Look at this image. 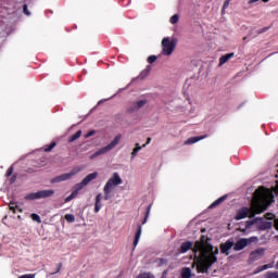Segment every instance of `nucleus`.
I'll return each mask as SVG.
<instances>
[{"label": "nucleus", "mask_w": 278, "mask_h": 278, "mask_svg": "<svg viewBox=\"0 0 278 278\" xmlns=\"http://www.w3.org/2000/svg\"><path fill=\"white\" fill-rule=\"evenodd\" d=\"M275 195L270 189L260 187L255 190L254 195L251 201L250 207H242L236 214L237 220H243V218H253L255 214H262L268 210V205L273 203Z\"/></svg>", "instance_id": "nucleus-1"}, {"label": "nucleus", "mask_w": 278, "mask_h": 278, "mask_svg": "<svg viewBox=\"0 0 278 278\" xmlns=\"http://www.w3.org/2000/svg\"><path fill=\"white\" fill-rule=\"evenodd\" d=\"M194 260L197 263L198 273H207L212 265L218 262V248H214L205 236H202L200 241H197L193 247Z\"/></svg>", "instance_id": "nucleus-2"}, {"label": "nucleus", "mask_w": 278, "mask_h": 278, "mask_svg": "<svg viewBox=\"0 0 278 278\" xmlns=\"http://www.w3.org/2000/svg\"><path fill=\"white\" fill-rule=\"evenodd\" d=\"M121 184H123V179L121 178L118 173H114L103 188L104 201H110V199H112V190H114L116 186H121Z\"/></svg>", "instance_id": "nucleus-3"}, {"label": "nucleus", "mask_w": 278, "mask_h": 278, "mask_svg": "<svg viewBox=\"0 0 278 278\" xmlns=\"http://www.w3.org/2000/svg\"><path fill=\"white\" fill-rule=\"evenodd\" d=\"M253 225H256L261 231H266V229L273 228V222H266L264 218H255V219H249L245 223V229H251Z\"/></svg>", "instance_id": "nucleus-4"}, {"label": "nucleus", "mask_w": 278, "mask_h": 278, "mask_svg": "<svg viewBox=\"0 0 278 278\" xmlns=\"http://www.w3.org/2000/svg\"><path fill=\"white\" fill-rule=\"evenodd\" d=\"M55 191L53 189L40 190L37 192L28 193L25 195L26 201H36L38 199H49V197H53Z\"/></svg>", "instance_id": "nucleus-5"}, {"label": "nucleus", "mask_w": 278, "mask_h": 278, "mask_svg": "<svg viewBox=\"0 0 278 278\" xmlns=\"http://www.w3.org/2000/svg\"><path fill=\"white\" fill-rule=\"evenodd\" d=\"M121 138H123V136L117 135L106 147L96 151L92 157H99V155H105V153H109V151H112V149H114V147H116L118 142H121Z\"/></svg>", "instance_id": "nucleus-6"}, {"label": "nucleus", "mask_w": 278, "mask_h": 278, "mask_svg": "<svg viewBox=\"0 0 278 278\" xmlns=\"http://www.w3.org/2000/svg\"><path fill=\"white\" fill-rule=\"evenodd\" d=\"M80 172H81V168L75 167L72 170H70V173L55 176L50 180V182L60 184L62 181H68V179H73V177H75V175H77Z\"/></svg>", "instance_id": "nucleus-7"}, {"label": "nucleus", "mask_w": 278, "mask_h": 278, "mask_svg": "<svg viewBox=\"0 0 278 278\" xmlns=\"http://www.w3.org/2000/svg\"><path fill=\"white\" fill-rule=\"evenodd\" d=\"M161 47H162V55H172L173 51H175V39L165 37L163 38L162 42H161Z\"/></svg>", "instance_id": "nucleus-8"}, {"label": "nucleus", "mask_w": 278, "mask_h": 278, "mask_svg": "<svg viewBox=\"0 0 278 278\" xmlns=\"http://www.w3.org/2000/svg\"><path fill=\"white\" fill-rule=\"evenodd\" d=\"M253 242H257V237L241 238L233 243V251H242L247 249L249 244H253Z\"/></svg>", "instance_id": "nucleus-9"}, {"label": "nucleus", "mask_w": 278, "mask_h": 278, "mask_svg": "<svg viewBox=\"0 0 278 278\" xmlns=\"http://www.w3.org/2000/svg\"><path fill=\"white\" fill-rule=\"evenodd\" d=\"M146 103H147V100H139V101L132 103V105H130L126 110V113L134 114V112H138V110H141V108H144Z\"/></svg>", "instance_id": "nucleus-10"}, {"label": "nucleus", "mask_w": 278, "mask_h": 278, "mask_svg": "<svg viewBox=\"0 0 278 278\" xmlns=\"http://www.w3.org/2000/svg\"><path fill=\"white\" fill-rule=\"evenodd\" d=\"M233 249V239H228L225 243L220 244V252L229 255V251Z\"/></svg>", "instance_id": "nucleus-11"}, {"label": "nucleus", "mask_w": 278, "mask_h": 278, "mask_svg": "<svg viewBox=\"0 0 278 278\" xmlns=\"http://www.w3.org/2000/svg\"><path fill=\"white\" fill-rule=\"evenodd\" d=\"M140 236H142V225L138 224L137 225V232L135 235V240H134V247H138V243L140 242Z\"/></svg>", "instance_id": "nucleus-12"}, {"label": "nucleus", "mask_w": 278, "mask_h": 278, "mask_svg": "<svg viewBox=\"0 0 278 278\" xmlns=\"http://www.w3.org/2000/svg\"><path fill=\"white\" fill-rule=\"evenodd\" d=\"M97 177H99V173L93 172L89 175H87L84 179H83V184L85 186H88V184H90V181H93V179H96Z\"/></svg>", "instance_id": "nucleus-13"}, {"label": "nucleus", "mask_w": 278, "mask_h": 278, "mask_svg": "<svg viewBox=\"0 0 278 278\" xmlns=\"http://www.w3.org/2000/svg\"><path fill=\"white\" fill-rule=\"evenodd\" d=\"M193 243L191 241H186L181 244L180 249L178 250L179 253H188L190 249H192Z\"/></svg>", "instance_id": "nucleus-14"}, {"label": "nucleus", "mask_w": 278, "mask_h": 278, "mask_svg": "<svg viewBox=\"0 0 278 278\" xmlns=\"http://www.w3.org/2000/svg\"><path fill=\"white\" fill-rule=\"evenodd\" d=\"M101 199H103L102 193H98L96 197V204H94V213L98 214V212L101 211Z\"/></svg>", "instance_id": "nucleus-15"}, {"label": "nucleus", "mask_w": 278, "mask_h": 278, "mask_svg": "<svg viewBox=\"0 0 278 278\" xmlns=\"http://www.w3.org/2000/svg\"><path fill=\"white\" fill-rule=\"evenodd\" d=\"M262 255H264V249H257V250L251 252L250 257H251V260L255 261V260H260V257H262Z\"/></svg>", "instance_id": "nucleus-16"}, {"label": "nucleus", "mask_w": 278, "mask_h": 278, "mask_svg": "<svg viewBox=\"0 0 278 278\" xmlns=\"http://www.w3.org/2000/svg\"><path fill=\"white\" fill-rule=\"evenodd\" d=\"M227 200V195H223L219 199L215 200L211 205H210V210H214V207H218V205H220V203H224Z\"/></svg>", "instance_id": "nucleus-17"}, {"label": "nucleus", "mask_w": 278, "mask_h": 278, "mask_svg": "<svg viewBox=\"0 0 278 278\" xmlns=\"http://www.w3.org/2000/svg\"><path fill=\"white\" fill-rule=\"evenodd\" d=\"M231 58H233V53H228V54H225V55L220 56L219 66H223L224 64H227V62H229V60H231Z\"/></svg>", "instance_id": "nucleus-18"}, {"label": "nucleus", "mask_w": 278, "mask_h": 278, "mask_svg": "<svg viewBox=\"0 0 278 278\" xmlns=\"http://www.w3.org/2000/svg\"><path fill=\"white\" fill-rule=\"evenodd\" d=\"M274 264L273 263H269V264H266V265H263L261 267H257L254 271V275H257V273H262L264 270H268V268H273Z\"/></svg>", "instance_id": "nucleus-19"}, {"label": "nucleus", "mask_w": 278, "mask_h": 278, "mask_svg": "<svg viewBox=\"0 0 278 278\" xmlns=\"http://www.w3.org/2000/svg\"><path fill=\"white\" fill-rule=\"evenodd\" d=\"M142 149H144V147L140 146V143H136L131 152V160H134V157H136V155H138V152L142 151Z\"/></svg>", "instance_id": "nucleus-20"}, {"label": "nucleus", "mask_w": 278, "mask_h": 278, "mask_svg": "<svg viewBox=\"0 0 278 278\" xmlns=\"http://www.w3.org/2000/svg\"><path fill=\"white\" fill-rule=\"evenodd\" d=\"M9 208L11 210V212H13V214H16V211L23 213V208L18 207L17 204L14 202H10Z\"/></svg>", "instance_id": "nucleus-21"}, {"label": "nucleus", "mask_w": 278, "mask_h": 278, "mask_svg": "<svg viewBox=\"0 0 278 278\" xmlns=\"http://www.w3.org/2000/svg\"><path fill=\"white\" fill-rule=\"evenodd\" d=\"M151 73V67L148 65L139 75L140 79H144V77H149V74Z\"/></svg>", "instance_id": "nucleus-22"}, {"label": "nucleus", "mask_w": 278, "mask_h": 278, "mask_svg": "<svg viewBox=\"0 0 278 278\" xmlns=\"http://www.w3.org/2000/svg\"><path fill=\"white\" fill-rule=\"evenodd\" d=\"M75 190L73 192H76V194H79L80 190H84V188H86V185H84V180H81L80 182L75 185Z\"/></svg>", "instance_id": "nucleus-23"}, {"label": "nucleus", "mask_w": 278, "mask_h": 278, "mask_svg": "<svg viewBox=\"0 0 278 278\" xmlns=\"http://www.w3.org/2000/svg\"><path fill=\"white\" fill-rule=\"evenodd\" d=\"M203 138L205 137H191L185 142V144H194L199 142V140H203Z\"/></svg>", "instance_id": "nucleus-24"}, {"label": "nucleus", "mask_w": 278, "mask_h": 278, "mask_svg": "<svg viewBox=\"0 0 278 278\" xmlns=\"http://www.w3.org/2000/svg\"><path fill=\"white\" fill-rule=\"evenodd\" d=\"M56 144L58 143L55 141H53L49 146H45L43 151L46 153H51V151H53V149H55Z\"/></svg>", "instance_id": "nucleus-25"}, {"label": "nucleus", "mask_w": 278, "mask_h": 278, "mask_svg": "<svg viewBox=\"0 0 278 278\" xmlns=\"http://www.w3.org/2000/svg\"><path fill=\"white\" fill-rule=\"evenodd\" d=\"M79 138H81V130H78L75 135H72L68 138V142H75V140H79Z\"/></svg>", "instance_id": "nucleus-26"}, {"label": "nucleus", "mask_w": 278, "mask_h": 278, "mask_svg": "<svg viewBox=\"0 0 278 278\" xmlns=\"http://www.w3.org/2000/svg\"><path fill=\"white\" fill-rule=\"evenodd\" d=\"M192 277V270L190 268H184L181 270V278H190Z\"/></svg>", "instance_id": "nucleus-27"}, {"label": "nucleus", "mask_w": 278, "mask_h": 278, "mask_svg": "<svg viewBox=\"0 0 278 278\" xmlns=\"http://www.w3.org/2000/svg\"><path fill=\"white\" fill-rule=\"evenodd\" d=\"M151 214V204L148 205L147 211L144 213V218L141 223V225H147V220H149V215Z\"/></svg>", "instance_id": "nucleus-28"}, {"label": "nucleus", "mask_w": 278, "mask_h": 278, "mask_svg": "<svg viewBox=\"0 0 278 278\" xmlns=\"http://www.w3.org/2000/svg\"><path fill=\"white\" fill-rule=\"evenodd\" d=\"M73 199H77V191H72V193L65 198V203H70V201H73Z\"/></svg>", "instance_id": "nucleus-29"}, {"label": "nucleus", "mask_w": 278, "mask_h": 278, "mask_svg": "<svg viewBox=\"0 0 278 278\" xmlns=\"http://www.w3.org/2000/svg\"><path fill=\"white\" fill-rule=\"evenodd\" d=\"M64 218L66 223H75V215L73 214H65Z\"/></svg>", "instance_id": "nucleus-30"}, {"label": "nucleus", "mask_w": 278, "mask_h": 278, "mask_svg": "<svg viewBox=\"0 0 278 278\" xmlns=\"http://www.w3.org/2000/svg\"><path fill=\"white\" fill-rule=\"evenodd\" d=\"M31 220H35V223H42V220L40 219V215L33 213L30 215Z\"/></svg>", "instance_id": "nucleus-31"}, {"label": "nucleus", "mask_w": 278, "mask_h": 278, "mask_svg": "<svg viewBox=\"0 0 278 278\" xmlns=\"http://www.w3.org/2000/svg\"><path fill=\"white\" fill-rule=\"evenodd\" d=\"M23 12L26 14V16H31V12H29V9L27 8V4L23 5Z\"/></svg>", "instance_id": "nucleus-32"}, {"label": "nucleus", "mask_w": 278, "mask_h": 278, "mask_svg": "<svg viewBox=\"0 0 278 278\" xmlns=\"http://www.w3.org/2000/svg\"><path fill=\"white\" fill-rule=\"evenodd\" d=\"M156 61H157V56H156V55H150V56L148 58L149 64H153V63L156 62Z\"/></svg>", "instance_id": "nucleus-33"}, {"label": "nucleus", "mask_w": 278, "mask_h": 278, "mask_svg": "<svg viewBox=\"0 0 278 278\" xmlns=\"http://www.w3.org/2000/svg\"><path fill=\"white\" fill-rule=\"evenodd\" d=\"M229 3H231V0H225V2L223 4L222 12H225V10H227V8H229Z\"/></svg>", "instance_id": "nucleus-34"}, {"label": "nucleus", "mask_w": 278, "mask_h": 278, "mask_svg": "<svg viewBox=\"0 0 278 278\" xmlns=\"http://www.w3.org/2000/svg\"><path fill=\"white\" fill-rule=\"evenodd\" d=\"M266 278H278V273L277 271L267 273Z\"/></svg>", "instance_id": "nucleus-35"}, {"label": "nucleus", "mask_w": 278, "mask_h": 278, "mask_svg": "<svg viewBox=\"0 0 278 278\" xmlns=\"http://www.w3.org/2000/svg\"><path fill=\"white\" fill-rule=\"evenodd\" d=\"M12 173H14V167H13V166H11V167L7 170L5 177H12Z\"/></svg>", "instance_id": "nucleus-36"}, {"label": "nucleus", "mask_w": 278, "mask_h": 278, "mask_svg": "<svg viewBox=\"0 0 278 278\" xmlns=\"http://www.w3.org/2000/svg\"><path fill=\"white\" fill-rule=\"evenodd\" d=\"M62 266H63V264H62V263H59L56 270L53 271V273H51L50 275H58V273H60V270H62Z\"/></svg>", "instance_id": "nucleus-37"}, {"label": "nucleus", "mask_w": 278, "mask_h": 278, "mask_svg": "<svg viewBox=\"0 0 278 278\" xmlns=\"http://www.w3.org/2000/svg\"><path fill=\"white\" fill-rule=\"evenodd\" d=\"M62 266H63V264H62V263H59L56 270L53 271V273H51L50 275H58V273H60V270H62Z\"/></svg>", "instance_id": "nucleus-38"}, {"label": "nucleus", "mask_w": 278, "mask_h": 278, "mask_svg": "<svg viewBox=\"0 0 278 278\" xmlns=\"http://www.w3.org/2000/svg\"><path fill=\"white\" fill-rule=\"evenodd\" d=\"M18 278H36V274H25L20 276Z\"/></svg>", "instance_id": "nucleus-39"}, {"label": "nucleus", "mask_w": 278, "mask_h": 278, "mask_svg": "<svg viewBox=\"0 0 278 278\" xmlns=\"http://www.w3.org/2000/svg\"><path fill=\"white\" fill-rule=\"evenodd\" d=\"M265 217L267 218V220H273V218H275V215H273V213H267Z\"/></svg>", "instance_id": "nucleus-40"}, {"label": "nucleus", "mask_w": 278, "mask_h": 278, "mask_svg": "<svg viewBox=\"0 0 278 278\" xmlns=\"http://www.w3.org/2000/svg\"><path fill=\"white\" fill-rule=\"evenodd\" d=\"M147 144H151V137H148L146 143L142 144L143 149Z\"/></svg>", "instance_id": "nucleus-41"}, {"label": "nucleus", "mask_w": 278, "mask_h": 278, "mask_svg": "<svg viewBox=\"0 0 278 278\" xmlns=\"http://www.w3.org/2000/svg\"><path fill=\"white\" fill-rule=\"evenodd\" d=\"M96 131L94 130H90L87 135L86 138H90L91 136H94Z\"/></svg>", "instance_id": "nucleus-42"}, {"label": "nucleus", "mask_w": 278, "mask_h": 278, "mask_svg": "<svg viewBox=\"0 0 278 278\" xmlns=\"http://www.w3.org/2000/svg\"><path fill=\"white\" fill-rule=\"evenodd\" d=\"M16 181V174H14L11 178H10V184H14Z\"/></svg>", "instance_id": "nucleus-43"}, {"label": "nucleus", "mask_w": 278, "mask_h": 278, "mask_svg": "<svg viewBox=\"0 0 278 278\" xmlns=\"http://www.w3.org/2000/svg\"><path fill=\"white\" fill-rule=\"evenodd\" d=\"M169 23H172V25H175V15H172Z\"/></svg>", "instance_id": "nucleus-44"}, {"label": "nucleus", "mask_w": 278, "mask_h": 278, "mask_svg": "<svg viewBox=\"0 0 278 278\" xmlns=\"http://www.w3.org/2000/svg\"><path fill=\"white\" fill-rule=\"evenodd\" d=\"M257 1H260V0H249V5H253V3H257Z\"/></svg>", "instance_id": "nucleus-45"}, {"label": "nucleus", "mask_w": 278, "mask_h": 278, "mask_svg": "<svg viewBox=\"0 0 278 278\" xmlns=\"http://www.w3.org/2000/svg\"><path fill=\"white\" fill-rule=\"evenodd\" d=\"M264 31H268V27H265V28L258 30V34H264Z\"/></svg>", "instance_id": "nucleus-46"}, {"label": "nucleus", "mask_w": 278, "mask_h": 278, "mask_svg": "<svg viewBox=\"0 0 278 278\" xmlns=\"http://www.w3.org/2000/svg\"><path fill=\"white\" fill-rule=\"evenodd\" d=\"M177 21H179V15H175V23H177Z\"/></svg>", "instance_id": "nucleus-47"}, {"label": "nucleus", "mask_w": 278, "mask_h": 278, "mask_svg": "<svg viewBox=\"0 0 278 278\" xmlns=\"http://www.w3.org/2000/svg\"><path fill=\"white\" fill-rule=\"evenodd\" d=\"M268 1H270V0H263L264 3H268Z\"/></svg>", "instance_id": "nucleus-48"}, {"label": "nucleus", "mask_w": 278, "mask_h": 278, "mask_svg": "<svg viewBox=\"0 0 278 278\" xmlns=\"http://www.w3.org/2000/svg\"><path fill=\"white\" fill-rule=\"evenodd\" d=\"M277 238H278V236H277Z\"/></svg>", "instance_id": "nucleus-49"}]
</instances>
